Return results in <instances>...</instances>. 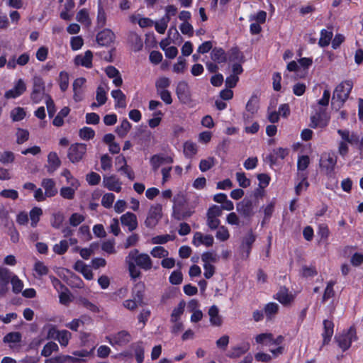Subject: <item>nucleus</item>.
Instances as JSON below:
<instances>
[{
	"label": "nucleus",
	"instance_id": "412c9836",
	"mask_svg": "<svg viewBox=\"0 0 363 363\" xmlns=\"http://www.w3.org/2000/svg\"><path fill=\"white\" fill-rule=\"evenodd\" d=\"M144 292L145 285L142 282L137 283L133 289L132 296L138 302L139 306H142L143 303Z\"/></svg>",
	"mask_w": 363,
	"mask_h": 363
},
{
	"label": "nucleus",
	"instance_id": "0e129e2a",
	"mask_svg": "<svg viewBox=\"0 0 363 363\" xmlns=\"http://www.w3.org/2000/svg\"><path fill=\"white\" fill-rule=\"evenodd\" d=\"M94 130L89 127H84L79 130V136L84 140H89L94 137Z\"/></svg>",
	"mask_w": 363,
	"mask_h": 363
},
{
	"label": "nucleus",
	"instance_id": "393cba45",
	"mask_svg": "<svg viewBox=\"0 0 363 363\" xmlns=\"http://www.w3.org/2000/svg\"><path fill=\"white\" fill-rule=\"evenodd\" d=\"M42 186L45 189V195L48 197L55 196L57 191L55 188V183L52 179H44Z\"/></svg>",
	"mask_w": 363,
	"mask_h": 363
},
{
	"label": "nucleus",
	"instance_id": "864d4df0",
	"mask_svg": "<svg viewBox=\"0 0 363 363\" xmlns=\"http://www.w3.org/2000/svg\"><path fill=\"white\" fill-rule=\"evenodd\" d=\"M170 85V80L167 77H160L155 82V87L157 91L167 90Z\"/></svg>",
	"mask_w": 363,
	"mask_h": 363
},
{
	"label": "nucleus",
	"instance_id": "b1692460",
	"mask_svg": "<svg viewBox=\"0 0 363 363\" xmlns=\"http://www.w3.org/2000/svg\"><path fill=\"white\" fill-rule=\"evenodd\" d=\"M208 315L210 316V322L211 325L215 326H220L222 324V318L219 315L218 308L213 305L208 310Z\"/></svg>",
	"mask_w": 363,
	"mask_h": 363
},
{
	"label": "nucleus",
	"instance_id": "4468645a",
	"mask_svg": "<svg viewBox=\"0 0 363 363\" xmlns=\"http://www.w3.org/2000/svg\"><path fill=\"white\" fill-rule=\"evenodd\" d=\"M172 162L173 159L171 157L163 155H154L150 158V164L154 171H157L163 164H171Z\"/></svg>",
	"mask_w": 363,
	"mask_h": 363
},
{
	"label": "nucleus",
	"instance_id": "e433bc0d",
	"mask_svg": "<svg viewBox=\"0 0 363 363\" xmlns=\"http://www.w3.org/2000/svg\"><path fill=\"white\" fill-rule=\"evenodd\" d=\"M170 21V17L168 15L164 16L159 22H156L155 27V30L160 34H164L167 28L169 21Z\"/></svg>",
	"mask_w": 363,
	"mask_h": 363
},
{
	"label": "nucleus",
	"instance_id": "de8ad7c7",
	"mask_svg": "<svg viewBox=\"0 0 363 363\" xmlns=\"http://www.w3.org/2000/svg\"><path fill=\"white\" fill-rule=\"evenodd\" d=\"M57 350L58 345L55 342H50L44 346L41 352V355L44 357H49L52 352H56Z\"/></svg>",
	"mask_w": 363,
	"mask_h": 363
},
{
	"label": "nucleus",
	"instance_id": "37998d69",
	"mask_svg": "<svg viewBox=\"0 0 363 363\" xmlns=\"http://www.w3.org/2000/svg\"><path fill=\"white\" fill-rule=\"evenodd\" d=\"M59 84L61 91H65L69 86V74L65 71H62L59 75Z\"/></svg>",
	"mask_w": 363,
	"mask_h": 363
},
{
	"label": "nucleus",
	"instance_id": "c9c22d12",
	"mask_svg": "<svg viewBox=\"0 0 363 363\" xmlns=\"http://www.w3.org/2000/svg\"><path fill=\"white\" fill-rule=\"evenodd\" d=\"M258 98L256 96H252L248 101L246 105V111L251 115H254L258 110Z\"/></svg>",
	"mask_w": 363,
	"mask_h": 363
},
{
	"label": "nucleus",
	"instance_id": "ddd939ff",
	"mask_svg": "<svg viewBox=\"0 0 363 363\" xmlns=\"http://www.w3.org/2000/svg\"><path fill=\"white\" fill-rule=\"evenodd\" d=\"M26 90V85L23 80L20 79L15 84L13 89L7 91L5 93V97L7 99L16 98Z\"/></svg>",
	"mask_w": 363,
	"mask_h": 363
},
{
	"label": "nucleus",
	"instance_id": "f8f14e48",
	"mask_svg": "<svg viewBox=\"0 0 363 363\" xmlns=\"http://www.w3.org/2000/svg\"><path fill=\"white\" fill-rule=\"evenodd\" d=\"M9 272L6 269H0V298L6 296L9 291Z\"/></svg>",
	"mask_w": 363,
	"mask_h": 363
},
{
	"label": "nucleus",
	"instance_id": "2eb2a0df",
	"mask_svg": "<svg viewBox=\"0 0 363 363\" xmlns=\"http://www.w3.org/2000/svg\"><path fill=\"white\" fill-rule=\"evenodd\" d=\"M131 340L130 335L125 330L118 333L112 338L109 340V342L112 345H125Z\"/></svg>",
	"mask_w": 363,
	"mask_h": 363
},
{
	"label": "nucleus",
	"instance_id": "052dcab7",
	"mask_svg": "<svg viewBox=\"0 0 363 363\" xmlns=\"http://www.w3.org/2000/svg\"><path fill=\"white\" fill-rule=\"evenodd\" d=\"M201 259L204 264H210V262H217L218 257L216 253L206 252L201 255Z\"/></svg>",
	"mask_w": 363,
	"mask_h": 363
},
{
	"label": "nucleus",
	"instance_id": "aec40b11",
	"mask_svg": "<svg viewBox=\"0 0 363 363\" xmlns=\"http://www.w3.org/2000/svg\"><path fill=\"white\" fill-rule=\"evenodd\" d=\"M92 52L90 50H87L84 55H77L74 59V62L77 65L90 68L92 66Z\"/></svg>",
	"mask_w": 363,
	"mask_h": 363
},
{
	"label": "nucleus",
	"instance_id": "58836bf2",
	"mask_svg": "<svg viewBox=\"0 0 363 363\" xmlns=\"http://www.w3.org/2000/svg\"><path fill=\"white\" fill-rule=\"evenodd\" d=\"M216 163V160L213 157H209L207 159L201 160L199 163V169L201 172H204L212 168Z\"/></svg>",
	"mask_w": 363,
	"mask_h": 363
},
{
	"label": "nucleus",
	"instance_id": "f3484780",
	"mask_svg": "<svg viewBox=\"0 0 363 363\" xmlns=\"http://www.w3.org/2000/svg\"><path fill=\"white\" fill-rule=\"evenodd\" d=\"M121 223L128 228L130 231L134 230L138 226V221L136 216L128 212L121 217Z\"/></svg>",
	"mask_w": 363,
	"mask_h": 363
},
{
	"label": "nucleus",
	"instance_id": "a878e982",
	"mask_svg": "<svg viewBox=\"0 0 363 363\" xmlns=\"http://www.w3.org/2000/svg\"><path fill=\"white\" fill-rule=\"evenodd\" d=\"M211 58L217 63L225 62L227 60L226 54L223 49L214 48L211 52Z\"/></svg>",
	"mask_w": 363,
	"mask_h": 363
},
{
	"label": "nucleus",
	"instance_id": "9b49d317",
	"mask_svg": "<svg viewBox=\"0 0 363 363\" xmlns=\"http://www.w3.org/2000/svg\"><path fill=\"white\" fill-rule=\"evenodd\" d=\"M114 39L115 34L108 28L104 29L101 32L98 33L96 35L97 43L103 46L109 45L112 42H113Z\"/></svg>",
	"mask_w": 363,
	"mask_h": 363
},
{
	"label": "nucleus",
	"instance_id": "20e7f679",
	"mask_svg": "<svg viewBox=\"0 0 363 363\" xmlns=\"http://www.w3.org/2000/svg\"><path fill=\"white\" fill-rule=\"evenodd\" d=\"M126 259L133 260L135 264L144 270H150L152 267V262L150 257L147 254H139L136 249L131 250Z\"/></svg>",
	"mask_w": 363,
	"mask_h": 363
},
{
	"label": "nucleus",
	"instance_id": "6e6552de",
	"mask_svg": "<svg viewBox=\"0 0 363 363\" xmlns=\"http://www.w3.org/2000/svg\"><path fill=\"white\" fill-rule=\"evenodd\" d=\"M162 217V206L156 204L152 206L149 210L145 224L147 228H153L156 225Z\"/></svg>",
	"mask_w": 363,
	"mask_h": 363
},
{
	"label": "nucleus",
	"instance_id": "7c9ffc66",
	"mask_svg": "<svg viewBox=\"0 0 363 363\" xmlns=\"http://www.w3.org/2000/svg\"><path fill=\"white\" fill-rule=\"evenodd\" d=\"M332 38V31H328L325 29H323L320 32V38L318 42V45L322 48L328 46L330 44Z\"/></svg>",
	"mask_w": 363,
	"mask_h": 363
},
{
	"label": "nucleus",
	"instance_id": "bb28decb",
	"mask_svg": "<svg viewBox=\"0 0 363 363\" xmlns=\"http://www.w3.org/2000/svg\"><path fill=\"white\" fill-rule=\"evenodd\" d=\"M10 282L12 285V291L18 294L21 293L23 288V282L16 276L9 272Z\"/></svg>",
	"mask_w": 363,
	"mask_h": 363
},
{
	"label": "nucleus",
	"instance_id": "cd10ccee",
	"mask_svg": "<svg viewBox=\"0 0 363 363\" xmlns=\"http://www.w3.org/2000/svg\"><path fill=\"white\" fill-rule=\"evenodd\" d=\"M112 97L116 101V106L125 108L126 106L125 95L120 89L111 91Z\"/></svg>",
	"mask_w": 363,
	"mask_h": 363
},
{
	"label": "nucleus",
	"instance_id": "6e6d98bb",
	"mask_svg": "<svg viewBox=\"0 0 363 363\" xmlns=\"http://www.w3.org/2000/svg\"><path fill=\"white\" fill-rule=\"evenodd\" d=\"M106 14L103 7L101 6V4H99L97 14V27L103 28L106 25Z\"/></svg>",
	"mask_w": 363,
	"mask_h": 363
},
{
	"label": "nucleus",
	"instance_id": "72a5a7b5",
	"mask_svg": "<svg viewBox=\"0 0 363 363\" xmlns=\"http://www.w3.org/2000/svg\"><path fill=\"white\" fill-rule=\"evenodd\" d=\"M228 60L233 63L242 62L244 61V56L238 48H234L229 52Z\"/></svg>",
	"mask_w": 363,
	"mask_h": 363
},
{
	"label": "nucleus",
	"instance_id": "774afa93",
	"mask_svg": "<svg viewBox=\"0 0 363 363\" xmlns=\"http://www.w3.org/2000/svg\"><path fill=\"white\" fill-rule=\"evenodd\" d=\"M216 237L217 238V239L221 241H225L229 238L230 234L228 229L225 227L220 226L218 228Z\"/></svg>",
	"mask_w": 363,
	"mask_h": 363
},
{
	"label": "nucleus",
	"instance_id": "680f3d73",
	"mask_svg": "<svg viewBox=\"0 0 363 363\" xmlns=\"http://www.w3.org/2000/svg\"><path fill=\"white\" fill-rule=\"evenodd\" d=\"M96 101L99 103V105H103L106 103L107 100L106 94L104 88L101 86H99L96 89Z\"/></svg>",
	"mask_w": 363,
	"mask_h": 363
},
{
	"label": "nucleus",
	"instance_id": "4d7b16f0",
	"mask_svg": "<svg viewBox=\"0 0 363 363\" xmlns=\"http://www.w3.org/2000/svg\"><path fill=\"white\" fill-rule=\"evenodd\" d=\"M298 177L300 178L301 182L296 186V193L298 195L303 186L306 189L308 186V182L306 181L307 175L305 173H298Z\"/></svg>",
	"mask_w": 363,
	"mask_h": 363
},
{
	"label": "nucleus",
	"instance_id": "f704fd0d",
	"mask_svg": "<svg viewBox=\"0 0 363 363\" xmlns=\"http://www.w3.org/2000/svg\"><path fill=\"white\" fill-rule=\"evenodd\" d=\"M264 313L268 320H271L272 317L277 313L279 311V305L276 303H267L264 307Z\"/></svg>",
	"mask_w": 363,
	"mask_h": 363
},
{
	"label": "nucleus",
	"instance_id": "69168bd1",
	"mask_svg": "<svg viewBox=\"0 0 363 363\" xmlns=\"http://www.w3.org/2000/svg\"><path fill=\"white\" fill-rule=\"evenodd\" d=\"M60 193L62 198L71 200L74 197L75 190L72 187H62Z\"/></svg>",
	"mask_w": 363,
	"mask_h": 363
},
{
	"label": "nucleus",
	"instance_id": "f03ea898",
	"mask_svg": "<svg viewBox=\"0 0 363 363\" xmlns=\"http://www.w3.org/2000/svg\"><path fill=\"white\" fill-rule=\"evenodd\" d=\"M337 160V157L333 152H325L321 155L320 167L325 171L327 176L330 177L335 176Z\"/></svg>",
	"mask_w": 363,
	"mask_h": 363
},
{
	"label": "nucleus",
	"instance_id": "49530a36",
	"mask_svg": "<svg viewBox=\"0 0 363 363\" xmlns=\"http://www.w3.org/2000/svg\"><path fill=\"white\" fill-rule=\"evenodd\" d=\"M185 307V303L184 301H181L177 308H174L171 315V321L177 322L180 315L184 313Z\"/></svg>",
	"mask_w": 363,
	"mask_h": 363
},
{
	"label": "nucleus",
	"instance_id": "79ce46f5",
	"mask_svg": "<svg viewBox=\"0 0 363 363\" xmlns=\"http://www.w3.org/2000/svg\"><path fill=\"white\" fill-rule=\"evenodd\" d=\"M184 152L187 157H192L197 152V146L195 143L187 141L184 145Z\"/></svg>",
	"mask_w": 363,
	"mask_h": 363
},
{
	"label": "nucleus",
	"instance_id": "a211bd4d",
	"mask_svg": "<svg viewBox=\"0 0 363 363\" xmlns=\"http://www.w3.org/2000/svg\"><path fill=\"white\" fill-rule=\"evenodd\" d=\"M323 328H324V331L322 334V336L323 338V345H325L330 342L331 337L333 335V332H334L333 322L330 320H323Z\"/></svg>",
	"mask_w": 363,
	"mask_h": 363
},
{
	"label": "nucleus",
	"instance_id": "9d476101",
	"mask_svg": "<svg viewBox=\"0 0 363 363\" xmlns=\"http://www.w3.org/2000/svg\"><path fill=\"white\" fill-rule=\"evenodd\" d=\"M256 240V236L253 234L252 230H250L247 234L243 238L240 246L242 258L247 259L249 257L252 244Z\"/></svg>",
	"mask_w": 363,
	"mask_h": 363
},
{
	"label": "nucleus",
	"instance_id": "bf43d9fd",
	"mask_svg": "<svg viewBox=\"0 0 363 363\" xmlns=\"http://www.w3.org/2000/svg\"><path fill=\"white\" fill-rule=\"evenodd\" d=\"M17 140L16 143L18 144H23L26 141H27L29 138V132L27 130L18 128L16 133Z\"/></svg>",
	"mask_w": 363,
	"mask_h": 363
},
{
	"label": "nucleus",
	"instance_id": "8fccbe9b",
	"mask_svg": "<svg viewBox=\"0 0 363 363\" xmlns=\"http://www.w3.org/2000/svg\"><path fill=\"white\" fill-rule=\"evenodd\" d=\"M174 202V211L176 210L177 211L180 210V208L182 207L185 203H186V199L182 193L177 194L173 199Z\"/></svg>",
	"mask_w": 363,
	"mask_h": 363
},
{
	"label": "nucleus",
	"instance_id": "e2e57ef3",
	"mask_svg": "<svg viewBox=\"0 0 363 363\" xmlns=\"http://www.w3.org/2000/svg\"><path fill=\"white\" fill-rule=\"evenodd\" d=\"M21 340V335L20 333H10L4 337V342H19Z\"/></svg>",
	"mask_w": 363,
	"mask_h": 363
},
{
	"label": "nucleus",
	"instance_id": "3c124183",
	"mask_svg": "<svg viewBox=\"0 0 363 363\" xmlns=\"http://www.w3.org/2000/svg\"><path fill=\"white\" fill-rule=\"evenodd\" d=\"M26 116V112L23 108L17 107L11 112V117L13 121H20Z\"/></svg>",
	"mask_w": 363,
	"mask_h": 363
},
{
	"label": "nucleus",
	"instance_id": "09e8293b",
	"mask_svg": "<svg viewBox=\"0 0 363 363\" xmlns=\"http://www.w3.org/2000/svg\"><path fill=\"white\" fill-rule=\"evenodd\" d=\"M335 285V282L333 281H330L328 283L327 286L325 289L322 301L325 302L329 298L333 297L335 296V291L333 289V286Z\"/></svg>",
	"mask_w": 363,
	"mask_h": 363
},
{
	"label": "nucleus",
	"instance_id": "4c0bfd02",
	"mask_svg": "<svg viewBox=\"0 0 363 363\" xmlns=\"http://www.w3.org/2000/svg\"><path fill=\"white\" fill-rule=\"evenodd\" d=\"M43 211L40 208L35 207L30 211V217L31 220V226L35 228L40 220Z\"/></svg>",
	"mask_w": 363,
	"mask_h": 363
},
{
	"label": "nucleus",
	"instance_id": "2f4dec72",
	"mask_svg": "<svg viewBox=\"0 0 363 363\" xmlns=\"http://www.w3.org/2000/svg\"><path fill=\"white\" fill-rule=\"evenodd\" d=\"M131 128V124L127 119H124L121 125L116 128V133L121 138L125 137Z\"/></svg>",
	"mask_w": 363,
	"mask_h": 363
},
{
	"label": "nucleus",
	"instance_id": "4be33fe9",
	"mask_svg": "<svg viewBox=\"0 0 363 363\" xmlns=\"http://www.w3.org/2000/svg\"><path fill=\"white\" fill-rule=\"evenodd\" d=\"M74 269L76 271L81 272L88 280H90L93 278V273L91 270L82 260H78L75 262Z\"/></svg>",
	"mask_w": 363,
	"mask_h": 363
},
{
	"label": "nucleus",
	"instance_id": "a19ab883",
	"mask_svg": "<svg viewBox=\"0 0 363 363\" xmlns=\"http://www.w3.org/2000/svg\"><path fill=\"white\" fill-rule=\"evenodd\" d=\"M71 337V333L65 330L57 333V339L62 346H67Z\"/></svg>",
	"mask_w": 363,
	"mask_h": 363
},
{
	"label": "nucleus",
	"instance_id": "6ab92c4d",
	"mask_svg": "<svg viewBox=\"0 0 363 363\" xmlns=\"http://www.w3.org/2000/svg\"><path fill=\"white\" fill-rule=\"evenodd\" d=\"M61 164V161L55 152H51L48 156V164L46 168L50 174L53 173L56 171Z\"/></svg>",
	"mask_w": 363,
	"mask_h": 363
},
{
	"label": "nucleus",
	"instance_id": "603ef678",
	"mask_svg": "<svg viewBox=\"0 0 363 363\" xmlns=\"http://www.w3.org/2000/svg\"><path fill=\"white\" fill-rule=\"evenodd\" d=\"M150 254L154 257L165 258L169 255V252L166 250L163 247L157 246L152 248Z\"/></svg>",
	"mask_w": 363,
	"mask_h": 363
},
{
	"label": "nucleus",
	"instance_id": "423d86ee",
	"mask_svg": "<svg viewBox=\"0 0 363 363\" xmlns=\"http://www.w3.org/2000/svg\"><path fill=\"white\" fill-rule=\"evenodd\" d=\"M86 152V145L82 143H75L72 145L67 153L69 160L72 162H79Z\"/></svg>",
	"mask_w": 363,
	"mask_h": 363
},
{
	"label": "nucleus",
	"instance_id": "f257e3e1",
	"mask_svg": "<svg viewBox=\"0 0 363 363\" xmlns=\"http://www.w3.org/2000/svg\"><path fill=\"white\" fill-rule=\"evenodd\" d=\"M315 113L311 116L310 127L313 128H324L328 125L330 116L326 112V108L314 106Z\"/></svg>",
	"mask_w": 363,
	"mask_h": 363
},
{
	"label": "nucleus",
	"instance_id": "473e14b6",
	"mask_svg": "<svg viewBox=\"0 0 363 363\" xmlns=\"http://www.w3.org/2000/svg\"><path fill=\"white\" fill-rule=\"evenodd\" d=\"M249 350V345L247 344L242 346L235 347L228 353V356L230 358H238L245 354Z\"/></svg>",
	"mask_w": 363,
	"mask_h": 363
},
{
	"label": "nucleus",
	"instance_id": "dca6fc26",
	"mask_svg": "<svg viewBox=\"0 0 363 363\" xmlns=\"http://www.w3.org/2000/svg\"><path fill=\"white\" fill-rule=\"evenodd\" d=\"M103 183L105 187L111 191L119 192L121 190V184L116 176L111 175L104 177Z\"/></svg>",
	"mask_w": 363,
	"mask_h": 363
},
{
	"label": "nucleus",
	"instance_id": "a18cd8bd",
	"mask_svg": "<svg viewBox=\"0 0 363 363\" xmlns=\"http://www.w3.org/2000/svg\"><path fill=\"white\" fill-rule=\"evenodd\" d=\"M69 247V242L66 240H61L60 243L53 246V251L57 255L65 254Z\"/></svg>",
	"mask_w": 363,
	"mask_h": 363
},
{
	"label": "nucleus",
	"instance_id": "5fc2aeb1",
	"mask_svg": "<svg viewBox=\"0 0 363 363\" xmlns=\"http://www.w3.org/2000/svg\"><path fill=\"white\" fill-rule=\"evenodd\" d=\"M175 238L174 235H157L155 237H153L152 238V242L153 244H164L170 240H174Z\"/></svg>",
	"mask_w": 363,
	"mask_h": 363
},
{
	"label": "nucleus",
	"instance_id": "338daca9",
	"mask_svg": "<svg viewBox=\"0 0 363 363\" xmlns=\"http://www.w3.org/2000/svg\"><path fill=\"white\" fill-rule=\"evenodd\" d=\"M310 160L309 157L307 155H303L298 157L297 162V168L298 171H304L309 164Z\"/></svg>",
	"mask_w": 363,
	"mask_h": 363
},
{
	"label": "nucleus",
	"instance_id": "ea45409f",
	"mask_svg": "<svg viewBox=\"0 0 363 363\" xmlns=\"http://www.w3.org/2000/svg\"><path fill=\"white\" fill-rule=\"evenodd\" d=\"M64 220L65 217L62 213L58 212L53 213L50 220L51 225L56 229H59L61 227Z\"/></svg>",
	"mask_w": 363,
	"mask_h": 363
},
{
	"label": "nucleus",
	"instance_id": "5701e85b",
	"mask_svg": "<svg viewBox=\"0 0 363 363\" xmlns=\"http://www.w3.org/2000/svg\"><path fill=\"white\" fill-rule=\"evenodd\" d=\"M277 299L283 305H288L294 301L292 294H289L288 289L285 287L281 288L277 294Z\"/></svg>",
	"mask_w": 363,
	"mask_h": 363
},
{
	"label": "nucleus",
	"instance_id": "c03bdc74",
	"mask_svg": "<svg viewBox=\"0 0 363 363\" xmlns=\"http://www.w3.org/2000/svg\"><path fill=\"white\" fill-rule=\"evenodd\" d=\"M76 19L77 21L81 23L85 24L86 26H89L91 24V20L89 16V13L87 11L84 9L80 10L76 16Z\"/></svg>",
	"mask_w": 363,
	"mask_h": 363
},
{
	"label": "nucleus",
	"instance_id": "c85d7f7f",
	"mask_svg": "<svg viewBox=\"0 0 363 363\" xmlns=\"http://www.w3.org/2000/svg\"><path fill=\"white\" fill-rule=\"evenodd\" d=\"M45 88H33L32 92L30 94V99L35 104H38L40 102L44 96L46 98V95L45 93Z\"/></svg>",
	"mask_w": 363,
	"mask_h": 363
},
{
	"label": "nucleus",
	"instance_id": "39448f33",
	"mask_svg": "<svg viewBox=\"0 0 363 363\" xmlns=\"http://www.w3.org/2000/svg\"><path fill=\"white\" fill-rule=\"evenodd\" d=\"M352 87L353 83L350 80H346L345 82H341L335 89L333 99H336L337 101L340 102V106H342L343 104L348 99Z\"/></svg>",
	"mask_w": 363,
	"mask_h": 363
},
{
	"label": "nucleus",
	"instance_id": "0eeeda50",
	"mask_svg": "<svg viewBox=\"0 0 363 363\" xmlns=\"http://www.w3.org/2000/svg\"><path fill=\"white\" fill-rule=\"evenodd\" d=\"M257 204L251 199L245 198L237 204V211L245 218H251L255 214V208Z\"/></svg>",
	"mask_w": 363,
	"mask_h": 363
},
{
	"label": "nucleus",
	"instance_id": "1a4fd4ad",
	"mask_svg": "<svg viewBox=\"0 0 363 363\" xmlns=\"http://www.w3.org/2000/svg\"><path fill=\"white\" fill-rule=\"evenodd\" d=\"M176 94L181 103L189 104L191 101L189 87L186 82L182 81L178 83Z\"/></svg>",
	"mask_w": 363,
	"mask_h": 363
},
{
	"label": "nucleus",
	"instance_id": "13d9d810",
	"mask_svg": "<svg viewBox=\"0 0 363 363\" xmlns=\"http://www.w3.org/2000/svg\"><path fill=\"white\" fill-rule=\"evenodd\" d=\"M126 262H128V270H129L130 277L133 279L138 278L140 276L141 272H140L139 269H138V268L136 267L137 265L130 259H126Z\"/></svg>",
	"mask_w": 363,
	"mask_h": 363
},
{
	"label": "nucleus",
	"instance_id": "c756f323",
	"mask_svg": "<svg viewBox=\"0 0 363 363\" xmlns=\"http://www.w3.org/2000/svg\"><path fill=\"white\" fill-rule=\"evenodd\" d=\"M128 41L134 46L135 51H139L143 48V41L140 37L134 32H130L128 34Z\"/></svg>",
	"mask_w": 363,
	"mask_h": 363
},
{
	"label": "nucleus",
	"instance_id": "7ed1b4c3",
	"mask_svg": "<svg viewBox=\"0 0 363 363\" xmlns=\"http://www.w3.org/2000/svg\"><path fill=\"white\" fill-rule=\"evenodd\" d=\"M356 329L354 326H351L348 330L342 332L341 334L335 337V341L338 346L343 350H348L352 341L357 340Z\"/></svg>",
	"mask_w": 363,
	"mask_h": 363
}]
</instances>
